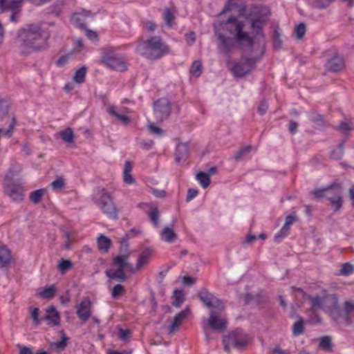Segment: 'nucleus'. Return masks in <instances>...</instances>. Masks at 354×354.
<instances>
[{"label": "nucleus", "instance_id": "obj_1", "mask_svg": "<svg viewBox=\"0 0 354 354\" xmlns=\"http://www.w3.org/2000/svg\"><path fill=\"white\" fill-rule=\"evenodd\" d=\"M245 23L234 16L225 21L214 24L215 35L218 39V48L224 53H229L236 45L252 47L254 39L245 30Z\"/></svg>", "mask_w": 354, "mask_h": 354}, {"label": "nucleus", "instance_id": "obj_2", "mask_svg": "<svg viewBox=\"0 0 354 354\" xmlns=\"http://www.w3.org/2000/svg\"><path fill=\"white\" fill-rule=\"evenodd\" d=\"M48 37L40 24H28L18 30L16 43L21 54L28 55L44 48Z\"/></svg>", "mask_w": 354, "mask_h": 354}, {"label": "nucleus", "instance_id": "obj_3", "mask_svg": "<svg viewBox=\"0 0 354 354\" xmlns=\"http://www.w3.org/2000/svg\"><path fill=\"white\" fill-rule=\"evenodd\" d=\"M292 291H298L303 295L306 300H308L310 306V311L317 313L322 310L328 313L332 319L337 322L342 317V310L339 306L338 299L335 295H328L323 293L322 295H316L315 296L309 295L305 293L299 288H292Z\"/></svg>", "mask_w": 354, "mask_h": 354}, {"label": "nucleus", "instance_id": "obj_4", "mask_svg": "<svg viewBox=\"0 0 354 354\" xmlns=\"http://www.w3.org/2000/svg\"><path fill=\"white\" fill-rule=\"evenodd\" d=\"M136 51L148 59H156L168 53L169 48L160 37L154 36L140 42Z\"/></svg>", "mask_w": 354, "mask_h": 354}, {"label": "nucleus", "instance_id": "obj_5", "mask_svg": "<svg viewBox=\"0 0 354 354\" xmlns=\"http://www.w3.org/2000/svg\"><path fill=\"white\" fill-rule=\"evenodd\" d=\"M127 245L124 246V251L113 259V266L110 269L106 270V274L110 279H115L120 282L124 281L127 279L124 270H129L134 272V268L132 265L128 262L131 252H127Z\"/></svg>", "mask_w": 354, "mask_h": 354}, {"label": "nucleus", "instance_id": "obj_6", "mask_svg": "<svg viewBox=\"0 0 354 354\" xmlns=\"http://www.w3.org/2000/svg\"><path fill=\"white\" fill-rule=\"evenodd\" d=\"M246 17L250 21L252 32L263 39V28L267 24L268 12L262 8L254 7Z\"/></svg>", "mask_w": 354, "mask_h": 354}, {"label": "nucleus", "instance_id": "obj_7", "mask_svg": "<svg viewBox=\"0 0 354 354\" xmlns=\"http://www.w3.org/2000/svg\"><path fill=\"white\" fill-rule=\"evenodd\" d=\"M102 62L106 66L117 71L122 72L127 68L126 59L122 55L116 54L115 49L113 47L103 50Z\"/></svg>", "mask_w": 354, "mask_h": 354}, {"label": "nucleus", "instance_id": "obj_8", "mask_svg": "<svg viewBox=\"0 0 354 354\" xmlns=\"http://www.w3.org/2000/svg\"><path fill=\"white\" fill-rule=\"evenodd\" d=\"M223 311V310H218L217 309L212 308L211 310H209V317L207 319L203 320L202 324L203 329L207 340L209 339V337L206 332L207 328L218 333H222L226 329L227 320L221 315Z\"/></svg>", "mask_w": 354, "mask_h": 354}, {"label": "nucleus", "instance_id": "obj_9", "mask_svg": "<svg viewBox=\"0 0 354 354\" xmlns=\"http://www.w3.org/2000/svg\"><path fill=\"white\" fill-rule=\"evenodd\" d=\"M257 58L247 57L242 56L241 60L239 62H231L228 64L230 66V71L234 77H241L249 74L254 68Z\"/></svg>", "mask_w": 354, "mask_h": 354}, {"label": "nucleus", "instance_id": "obj_10", "mask_svg": "<svg viewBox=\"0 0 354 354\" xmlns=\"http://www.w3.org/2000/svg\"><path fill=\"white\" fill-rule=\"evenodd\" d=\"M248 335L241 329L237 328L230 333L228 336L224 337L223 342L224 348L228 351L231 347L240 349L245 346L249 342Z\"/></svg>", "mask_w": 354, "mask_h": 354}, {"label": "nucleus", "instance_id": "obj_11", "mask_svg": "<svg viewBox=\"0 0 354 354\" xmlns=\"http://www.w3.org/2000/svg\"><path fill=\"white\" fill-rule=\"evenodd\" d=\"M3 189L5 194L11 199L12 201L19 203L24 198L25 189L20 182H3Z\"/></svg>", "mask_w": 354, "mask_h": 354}, {"label": "nucleus", "instance_id": "obj_12", "mask_svg": "<svg viewBox=\"0 0 354 354\" xmlns=\"http://www.w3.org/2000/svg\"><path fill=\"white\" fill-rule=\"evenodd\" d=\"M100 198L97 205L102 211L109 217L115 218L117 217L116 207L112 201V198L104 189L100 190Z\"/></svg>", "mask_w": 354, "mask_h": 354}, {"label": "nucleus", "instance_id": "obj_13", "mask_svg": "<svg viewBox=\"0 0 354 354\" xmlns=\"http://www.w3.org/2000/svg\"><path fill=\"white\" fill-rule=\"evenodd\" d=\"M198 297L201 301L209 310L212 308L218 310H224L225 305L223 302L207 290L205 288L201 290L198 292Z\"/></svg>", "mask_w": 354, "mask_h": 354}, {"label": "nucleus", "instance_id": "obj_14", "mask_svg": "<svg viewBox=\"0 0 354 354\" xmlns=\"http://www.w3.org/2000/svg\"><path fill=\"white\" fill-rule=\"evenodd\" d=\"M5 3L8 4L9 8H0L1 12L3 11H12V14L10 17V20L12 22H17L19 21L18 14L21 11L22 0H3ZM32 3L37 5H41L42 3L50 1V0H31Z\"/></svg>", "mask_w": 354, "mask_h": 354}, {"label": "nucleus", "instance_id": "obj_15", "mask_svg": "<svg viewBox=\"0 0 354 354\" xmlns=\"http://www.w3.org/2000/svg\"><path fill=\"white\" fill-rule=\"evenodd\" d=\"M332 208L337 211L342 205V188L339 185L333 184L330 186V191L326 194Z\"/></svg>", "mask_w": 354, "mask_h": 354}, {"label": "nucleus", "instance_id": "obj_16", "mask_svg": "<svg viewBox=\"0 0 354 354\" xmlns=\"http://www.w3.org/2000/svg\"><path fill=\"white\" fill-rule=\"evenodd\" d=\"M153 111L157 120L162 121L171 113V105L169 100L162 98L157 100L153 104Z\"/></svg>", "mask_w": 354, "mask_h": 354}, {"label": "nucleus", "instance_id": "obj_17", "mask_svg": "<svg viewBox=\"0 0 354 354\" xmlns=\"http://www.w3.org/2000/svg\"><path fill=\"white\" fill-rule=\"evenodd\" d=\"M76 313L77 317L83 322L87 321L91 315V302L89 299H84L79 304L76 305Z\"/></svg>", "mask_w": 354, "mask_h": 354}, {"label": "nucleus", "instance_id": "obj_18", "mask_svg": "<svg viewBox=\"0 0 354 354\" xmlns=\"http://www.w3.org/2000/svg\"><path fill=\"white\" fill-rule=\"evenodd\" d=\"M127 109H119L114 105H110L107 109V112L112 116L115 117L118 121L123 124H127L130 122V118L125 115Z\"/></svg>", "mask_w": 354, "mask_h": 354}, {"label": "nucleus", "instance_id": "obj_19", "mask_svg": "<svg viewBox=\"0 0 354 354\" xmlns=\"http://www.w3.org/2000/svg\"><path fill=\"white\" fill-rule=\"evenodd\" d=\"M328 71L332 72H337L342 70L344 67V62L342 57L335 54L330 59L326 64Z\"/></svg>", "mask_w": 354, "mask_h": 354}, {"label": "nucleus", "instance_id": "obj_20", "mask_svg": "<svg viewBox=\"0 0 354 354\" xmlns=\"http://www.w3.org/2000/svg\"><path fill=\"white\" fill-rule=\"evenodd\" d=\"M189 313V310L186 308L179 313H178L174 318V320L170 326H168L169 333L176 332L179 326L182 324L183 321L187 317Z\"/></svg>", "mask_w": 354, "mask_h": 354}, {"label": "nucleus", "instance_id": "obj_21", "mask_svg": "<svg viewBox=\"0 0 354 354\" xmlns=\"http://www.w3.org/2000/svg\"><path fill=\"white\" fill-rule=\"evenodd\" d=\"M189 313V310L186 308L179 313H178L174 318V320L170 326H168L169 333L176 332L179 326L182 324L183 321L187 317Z\"/></svg>", "mask_w": 354, "mask_h": 354}, {"label": "nucleus", "instance_id": "obj_22", "mask_svg": "<svg viewBox=\"0 0 354 354\" xmlns=\"http://www.w3.org/2000/svg\"><path fill=\"white\" fill-rule=\"evenodd\" d=\"M160 240L167 243H174L177 239L178 235L175 233L172 228L169 226H165L160 232Z\"/></svg>", "mask_w": 354, "mask_h": 354}, {"label": "nucleus", "instance_id": "obj_23", "mask_svg": "<svg viewBox=\"0 0 354 354\" xmlns=\"http://www.w3.org/2000/svg\"><path fill=\"white\" fill-rule=\"evenodd\" d=\"M189 155V146L187 143H179L176 146L175 160L176 162L185 160Z\"/></svg>", "mask_w": 354, "mask_h": 354}, {"label": "nucleus", "instance_id": "obj_24", "mask_svg": "<svg viewBox=\"0 0 354 354\" xmlns=\"http://www.w3.org/2000/svg\"><path fill=\"white\" fill-rule=\"evenodd\" d=\"M47 315L45 317L47 324L50 326H57L59 323V315L53 306L46 309Z\"/></svg>", "mask_w": 354, "mask_h": 354}, {"label": "nucleus", "instance_id": "obj_25", "mask_svg": "<svg viewBox=\"0 0 354 354\" xmlns=\"http://www.w3.org/2000/svg\"><path fill=\"white\" fill-rule=\"evenodd\" d=\"M91 12L89 11L83 10L81 12L75 13L71 17L72 23L77 27L80 28H85V17H89Z\"/></svg>", "mask_w": 354, "mask_h": 354}, {"label": "nucleus", "instance_id": "obj_26", "mask_svg": "<svg viewBox=\"0 0 354 354\" xmlns=\"http://www.w3.org/2000/svg\"><path fill=\"white\" fill-rule=\"evenodd\" d=\"M21 170L22 167L19 164H13L6 173L3 182L14 181L15 178L21 173Z\"/></svg>", "mask_w": 354, "mask_h": 354}, {"label": "nucleus", "instance_id": "obj_27", "mask_svg": "<svg viewBox=\"0 0 354 354\" xmlns=\"http://www.w3.org/2000/svg\"><path fill=\"white\" fill-rule=\"evenodd\" d=\"M354 312V304L351 301H346L344 304V315H342V317L344 321L345 324L350 325L352 324L351 315Z\"/></svg>", "mask_w": 354, "mask_h": 354}, {"label": "nucleus", "instance_id": "obj_28", "mask_svg": "<svg viewBox=\"0 0 354 354\" xmlns=\"http://www.w3.org/2000/svg\"><path fill=\"white\" fill-rule=\"evenodd\" d=\"M10 251L5 245H0V263L1 266H8L11 261Z\"/></svg>", "mask_w": 354, "mask_h": 354}, {"label": "nucleus", "instance_id": "obj_29", "mask_svg": "<svg viewBox=\"0 0 354 354\" xmlns=\"http://www.w3.org/2000/svg\"><path fill=\"white\" fill-rule=\"evenodd\" d=\"M56 292V288L54 285L46 287L44 289L37 290L38 296L41 299H50L54 297Z\"/></svg>", "mask_w": 354, "mask_h": 354}, {"label": "nucleus", "instance_id": "obj_30", "mask_svg": "<svg viewBox=\"0 0 354 354\" xmlns=\"http://www.w3.org/2000/svg\"><path fill=\"white\" fill-rule=\"evenodd\" d=\"M160 212L157 207H151L148 212L149 220L155 227H160Z\"/></svg>", "mask_w": 354, "mask_h": 354}, {"label": "nucleus", "instance_id": "obj_31", "mask_svg": "<svg viewBox=\"0 0 354 354\" xmlns=\"http://www.w3.org/2000/svg\"><path fill=\"white\" fill-rule=\"evenodd\" d=\"M57 134L66 143H73L74 142L75 135L73 129L70 127L61 131Z\"/></svg>", "mask_w": 354, "mask_h": 354}, {"label": "nucleus", "instance_id": "obj_32", "mask_svg": "<svg viewBox=\"0 0 354 354\" xmlns=\"http://www.w3.org/2000/svg\"><path fill=\"white\" fill-rule=\"evenodd\" d=\"M203 65L200 60L194 61L189 69L190 75L194 77H198L202 73Z\"/></svg>", "mask_w": 354, "mask_h": 354}, {"label": "nucleus", "instance_id": "obj_33", "mask_svg": "<svg viewBox=\"0 0 354 354\" xmlns=\"http://www.w3.org/2000/svg\"><path fill=\"white\" fill-rule=\"evenodd\" d=\"M111 240L103 235H101L97 239L99 250L104 252L108 251L111 246Z\"/></svg>", "mask_w": 354, "mask_h": 354}, {"label": "nucleus", "instance_id": "obj_34", "mask_svg": "<svg viewBox=\"0 0 354 354\" xmlns=\"http://www.w3.org/2000/svg\"><path fill=\"white\" fill-rule=\"evenodd\" d=\"M46 189H39L35 191L32 192L30 194V200L31 202H32L35 204H37L40 202L42 197L46 194Z\"/></svg>", "mask_w": 354, "mask_h": 354}, {"label": "nucleus", "instance_id": "obj_35", "mask_svg": "<svg viewBox=\"0 0 354 354\" xmlns=\"http://www.w3.org/2000/svg\"><path fill=\"white\" fill-rule=\"evenodd\" d=\"M87 73V68L86 66H82L78 70L76 71L75 75L73 76L74 82L82 84L85 80V77Z\"/></svg>", "mask_w": 354, "mask_h": 354}, {"label": "nucleus", "instance_id": "obj_36", "mask_svg": "<svg viewBox=\"0 0 354 354\" xmlns=\"http://www.w3.org/2000/svg\"><path fill=\"white\" fill-rule=\"evenodd\" d=\"M196 179L203 188H207L209 185V176L207 173L199 172L196 175Z\"/></svg>", "mask_w": 354, "mask_h": 354}, {"label": "nucleus", "instance_id": "obj_37", "mask_svg": "<svg viewBox=\"0 0 354 354\" xmlns=\"http://www.w3.org/2000/svg\"><path fill=\"white\" fill-rule=\"evenodd\" d=\"M150 258V255L149 252H144L138 260V263L136 268H134V272L141 269L144 266L148 263Z\"/></svg>", "mask_w": 354, "mask_h": 354}, {"label": "nucleus", "instance_id": "obj_38", "mask_svg": "<svg viewBox=\"0 0 354 354\" xmlns=\"http://www.w3.org/2000/svg\"><path fill=\"white\" fill-rule=\"evenodd\" d=\"M163 18L166 22V24L171 27L173 26V21L175 19L174 11L171 8H166L163 13Z\"/></svg>", "mask_w": 354, "mask_h": 354}, {"label": "nucleus", "instance_id": "obj_39", "mask_svg": "<svg viewBox=\"0 0 354 354\" xmlns=\"http://www.w3.org/2000/svg\"><path fill=\"white\" fill-rule=\"evenodd\" d=\"M9 120V127L7 129L0 128V138L1 136H6L10 138L12 133V129L15 124V120L14 118H8Z\"/></svg>", "mask_w": 354, "mask_h": 354}, {"label": "nucleus", "instance_id": "obj_40", "mask_svg": "<svg viewBox=\"0 0 354 354\" xmlns=\"http://www.w3.org/2000/svg\"><path fill=\"white\" fill-rule=\"evenodd\" d=\"M50 185L53 190L60 191L65 186V179L62 176L57 177Z\"/></svg>", "mask_w": 354, "mask_h": 354}, {"label": "nucleus", "instance_id": "obj_41", "mask_svg": "<svg viewBox=\"0 0 354 354\" xmlns=\"http://www.w3.org/2000/svg\"><path fill=\"white\" fill-rule=\"evenodd\" d=\"M174 300L173 301V305L176 307H179L184 302V295L183 291L175 290L174 295Z\"/></svg>", "mask_w": 354, "mask_h": 354}, {"label": "nucleus", "instance_id": "obj_42", "mask_svg": "<svg viewBox=\"0 0 354 354\" xmlns=\"http://www.w3.org/2000/svg\"><path fill=\"white\" fill-rule=\"evenodd\" d=\"M354 272V266L350 263H345L342 265V268L339 270V274L348 276Z\"/></svg>", "mask_w": 354, "mask_h": 354}, {"label": "nucleus", "instance_id": "obj_43", "mask_svg": "<svg viewBox=\"0 0 354 354\" xmlns=\"http://www.w3.org/2000/svg\"><path fill=\"white\" fill-rule=\"evenodd\" d=\"M304 332V322L301 318H299L292 326V333L298 336Z\"/></svg>", "mask_w": 354, "mask_h": 354}, {"label": "nucleus", "instance_id": "obj_44", "mask_svg": "<svg viewBox=\"0 0 354 354\" xmlns=\"http://www.w3.org/2000/svg\"><path fill=\"white\" fill-rule=\"evenodd\" d=\"M73 263L70 260L62 259L58 264V270L62 273H65L67 270L71 268Z\"/></svg>", "mask_w": 354, "mask_h": 354}, {"label": "nucleus", "instance_id": "obj_45", "mask_svg": "<svg viewBox=\"0 0 354 354\" xmlns=\"http://www.w3.org/2000/svg\"><path fill=\"white\" fill-rule=\"evenodd\" d=\"M252 150L251 146H247L241 149H239L235 154H234V159L236 161L241 160L245 156L248 154Z\"/></svg>", "mask_w": 354, "mask_h": 354}, {"label": "nucleus", "instance_id": "obj_46", "mask_svg": "<svg viewBox=\"0 0 354 354\" xmlns=\"http://www.w3.org/2000/svg\"><path fill=\"white\" fill-rule=\"evenodd\" d=\"M353 129V124L351 122L346 120L342 122L339 126V130L344 133H347Z\"/></svg>", "mask_w": 354, "mask_h": 354}, {"label": "nucleus", "instance_id": "obj_47", "mask_svg": "<svg viewBox=\"0 0 354 354\" xmlns=\"http://www.w3.org/2000/svg\"><path fill=\"white\" fill-rule=\"evenodd\" d=\"M289 229L286 227H282L281 229L274 236V241L276 242H280L282 239L286 237L290 233Z\"/></svg>", "mask_w": 354, "mask_h": 354}, {"label": "nucleus", "instance_id": "obj_48", "mask_svg": "<svg viewBox=\"0 0 354 354\" xmlns=\"http://www.w3.org/2000/svg\"><path fill=\"white\" fill-rule=\"evenodd\" d=\"M344 155V143H340L338 147L334 149L332 153V157L335 160H339Z\"/></svg>", "mask_w": 354, "mask_h": 354}, {"label": "nucleus", "instance_id": "obj_49", "mask_svg": "<svg viewBox=\"0 0 354 354\" xmlns=\"http://www.w3.org/2000/svg\"><path fill=\"white\" fill-rule=\"evenodd\" d=\"M8 112V104L5 100H0V121L6 117Z\"/></svg>", "mask_w": 354, "mask_h": 354}, {"label": "nucleus", "instance_id": "obj_50", "mask_svg": "<svg viewBox=\"0 0 354 354\" xmlns=\"http://www.w3.org/2000/svg\"><path fill=\"white\" fill-rule=\"evenodd\" d=\"M306 32V26L304 24H300L295 27V35L298 39L304 37Z\"/></svg>", "mask_w": 354, "mask_h": 354}, {"label": "nucleus", "instance_id": "obj_51", "mask_svg": "<svg viewBox=\"0 0 354 354\" xmlns=\"http://www.w3.org/2000/svg\"><path fill=\"white\" fill-rule=\"evenodd\" d=\"M310 120L315 122L318 126L324 125V119L322 116L319 114H317L316 113H312L310 115Z\"/></svg>", "mask_w": 354, "mask_h": 354}, {"label": "nucleus", "instance_id": "obj_52", "mask_svg": "<svg viewBox=\"0 0 354 354\" xmlns=\"http://www.w3.org/2000/svg\"><path fill=\"white\" fill-rule=\"evenodd\" d=\"M319 346L325 351H328L331 346V339L328 337H324L321 339Z\"/></svg>", "mask_w": 354, "mask_h": 354}, {"label": "nucleus", "instance_id": "obj_53", "mask_svg": "<svg viewBox=\"0 0 354 354\" xmlns=\"http://www.w3.org/2000/svg\"><path fill=\"white\" fill-rule=\"evenodd\" d=\"M39 308H31V317L32 318L35 324L39 325L41 324V319L39 317Z\"/></svg>", "mask_w": 354, "mask_h": 354}, {"label": "nucleus", "instance_id": "obj_54", "mask_svg": "<svg viewBox=\"0 0 354 354\" xmlns=\"http://www.w3.org/2000/svg\"><path fill=\"white\" fill-rule=\"evenodd\" d=\"M124 291V286L120 284H118L115 286L112 290L111 295L113 298L118 297Z\"/></svg>", "mask_w": 354, "mask_h": 354}, {"label": "nucleus", "instance_id": "obj_55", "mask_svg": "<svg viewBox=\"0 0 354 354\" xmlns=\"http://www.w3.org/2000/svg\"><path fill=\"white\" fill-rule=\"evenodd\" d=\"M149 130L153 134H156L158 136H162L163 134V131L158 127L155 126L153 124L150 123L148 125Z\"/></svg>", "mask_w": 354, "mask_h": 354}, {"label": "nucleus", "instance_id": "obj_56", "mask_svg": "<svg viewBox=\"0 0 354 354\" xmlns=\"http://www.w3.org/2000/svg\"><path fill=\"white\" fill-rule=\"evenodd\" d=\"M330 191V186L324 189H316L313 192V194L316 198H322L326 196V194H328Z\"/></svg>", "mask_w": 354, "mask_h": 354}, {"label": "nucleus", "instance_id": "obj_57", "mask_svg": "<svg viewBox=\"0 0 354 354\" xmlns=\"http://www.w3.org/2000/svg\"><path fill=\"white\" fill-rule=\"evenodd\" d=\"M237 6V3L234 2V0H227V4L225 7L223 9L221 14L226 13L232 10L233 7H236Z\"/></svg>", "mask_w": 354, "mask_h": 354}, {"label": "nucleus", "instance_id": "obj_58", "mask_svg": "<svg viewBox=\"0 0 354 354\" xmlns=\"http://www.w3.org/2000/svg\"><path fill=\"white\" fill-rule=\"evenodd\" d=\"M64 235L66 238V241L64 245V248L66 250H69L71 248V243L73 240V236L68 232H65Z\"/></svg>", "mask_w": 354, "mask_h": 354}, {"label": "nucleus", "instance_id": "obj_59", "mask_svg": "<svg viewBox=\"0 0 354 354\" xmlns=\"http://www.w3.org/2000/svg\"><path fill=\"white\" fill-rule=\"evenodd\" d=\"M186 41L188 45H192L196 41V35L194 31H191L185 35Z\"/></svg>", "mask_w": 354, "mask_h": 354}, {"label": "nucleus", "instance_id": "obj_60", "mask_svg": "<svg viewBox=\"0 0 354 354\" xmlns=\"http://www.w3.org/2000/svg\"><path fill=\"white\" fill-rule=\"evenodd\" d=\"M198 190L194 188H191L188 189L187 195V201H190L194 199L198 195Z\"/></svg>", "mask_w": 354, "mask_h": 354}, {"label": "nucleus", "instance_id": "obj_61", "mask_svg": "<svg viewBox=\"0 0 354 354\" xmlns=\"http://www.w3.org/2000/svg\"><path fill=\"white\" fill-rule=\"evenodd\" d=\"M66 341L67 338L66 337H63L61 341L55 342L53 346L59 350L64 349L66 346Z\"/></svg>", "mask_w": 354, "mask_h": 354}, {"label": "nucleus", "instance_id": "obj_62", "mask_svg": "<svg viewBox=\"0 0 354 354\" xmlns=\"http://www.w3.org/2000/svg\"><path fill=\"white\" fill-rule=\"evenodd\" d=\"M296 217L292 215H288L286 218V221L283 227H286L288 229L290 230V225L295 221Z\"/></svg>", "mask_w": 354, "mask_h": 354}, {"label": "nucleus", "instance_id": "obj_63", "mask_svg": "<svg viewBox=\"0 0 354 354\" xmlns=\"http://www.w3.org/2000/svg\"><path fill=\"white\" fill-rule=\"evenodd\" d=\"M130 331L128 330L120 329L118 336L122 340H127L129 338Z\"/></svg>", "mask_w": 354, "mask_h": 354}, {"label": "nucleus", "instance_id": "obj_64", "mask_svg": "<svg viewBox=\"0 0 354 354\" xmlns=\"http://www.w3.org/2000/svg\"><path fill=\"white\" fill-rule=\"evenodd\" d=\"M145 27L147 31L152 32L156 28V25L153 21H147L145 22Z\"/></svg>", "mask_w": 354, "mask_h": 354}]
</instances>
